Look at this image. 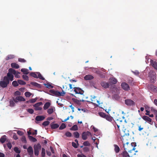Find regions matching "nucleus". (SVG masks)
Listing matches in <instances>:
<instances>
[{
  "label": "nucleus",
  "instance_id": "nucleus-47",
  "mask_svg": "<svg viewBox=\"0 0 157 157\" xmlns=\"http://www.w3.org/2000/svg\"><path fill=\"white\" fill-rule=\"evenodd\" d=\"M27 111L30 113V114H32L33 113L34 110L32 109H27Z\"/></svg>",
  "mask_w": 157,
  "mask_h": 157
},
{
  "label": "nucleus",
  "instance_id": "nucleus-24",
  "mask_svg": "<svg viewBox=\"0 0 157 157\" xmlns=\"http://www.w3.org/2000/svg\"><path fill=\"white\" fill-rule=\"evenodd\" d=\"M50 103L49 102H47L46 103L44 106L43 108L44 109L46 110L48 109L50 105Z\"/></svg>",
  "mask_w": 157,
  "mask_h": 157
},
{
  "label": "nucleus",
  "instance_id": "nucleus-1",
  "mask_svg": "<svg viewBox=\"0 0 157 157\" xmlns=\"http://www.w3.org/2000/svg\"><path fill=\"white\" fill-rule=\"evenodd\" d=\"M13 80V76L9 73H7L2 80L0 81V86L2 88L6 87L10 81Z\"/></svg>",
  "mask_w": 157,
  "mask_h": 157
},
{
  "label": "nucleus",
  "instance_id": "nucleus-58",
  "mask_svg": "<svg viewBox=\"0 0 157 157\" xmlns=\"http://www.w3.org/2000/svg\"><path fill=\"white\" fill-rule=\"evenodd\" d=\"M14 95H15L20 96L21 95V93L18 91H17L15 92Z\"/></svg>",
  "mask_w": 157,
  "mask_h": 157
},
{
  "label": "nucleus",
  "instance_id": "nucleus-3",
  "mask_svg": "<svg viewBox=\"0 0 157 157\" xmlns=\"http://www.w3.org/2000/svg\"><path fill=\"white\" fill-rule=\"evenodd\" d=\"M49 92L50 93V94L57 97L63 96L65 94V92H64L63 90L62 92H60L58 91L51 90L49 91Z\"/></svg>",
  "mask_w": 157,
  "mask_h": 157
},
{
  "label": "nucleus",
  "instance_id": "nucleus-53",
  "mask_svg": "<svg viewBox=\"0 0 157 157\" xmlns=\"http://www.w3.org/2000/svg\"><path fill=\"white\" fill-rule=\"evenodd\" d=\"M21 141L26 143V139L25 137L24 136H23L21 138Z\"/></svg>",
  "mask_w": 157,
  "mask_h": 157
},
{
  "label": "nucleus",
  "instance_id": "nucleus-14",
  "mask_svg": "<svg viewBox=\"0 0 157 157\" xmlns=\"http://www.w3.org/2000/svg\"><path fill=\"white\" fill-rule=\"evenodd\" d=\"M93 78V76L90 75H86L84 77V79L86 80H91Z\"/></svg>",
  "mask_w": 157,
  "mask_h": 157
},
{
  "label": "nucleus",
  "instance_id": "nucleus-9",
  "mask_svg": "<svg viewBox=\"0 0 157 157\" xmlns=\"http://www.w3.org/2000/svg\"><path fill=\"white\" fill-rule=\"evenodd\" d=\"M125 103L128 106H131L135 105L134 101L130 99H127L125 100Z\"/></svg>",
  "mask_w": 157,
  "mask_h": 157
},
{
  "label": "nucleus",
  "instance_id": "nucleus-19",
  "mask_svg": "<svg viewBox=\"0 0 157 157\" xmlns=\"http://www.w3.org/2000/svg\"><path fill=\"white\" fill-rule=\"evenodd\" d=\"M151 63L152 67L155 69L157 70V62L153 60H151Z\"/></svg>",
  "mask_w": 157,
  "mask_h": 157
},
{
  "label": "nucleus",
  "instance_id": "nucleus-46",
  "mask_svg": "<svg viewBox=\"0 0 157 157\" xmlns=\"http://www.w3.org/2000/svg\"><path fill=\"white\" fill-rule=\"evenodd\" d=\"M83 144L84 146H90V144L88 141L84 142Z\"/></svg>",
  "mask_w": 157,
  "mask_h": 157
},
{
  "label": "nucleus",
  "instance_id": "nucleus-5",
  "mask_svg": "<svg viewBox=\"0 0 157 157\" xmlns=\"http://www.w3.org/2000/svg\"><path fill=\"white\" fill-rule=\"evenodd\" d=\"M41 147L40 144H37L36 145H35L34 147V154L36 156H38L39 155V149Z\"/></svg>",
  "mask_w": 157,
  "mask_h": 157
},
{
  "label": "nucleus",
  "instance_id": "nucleus-18",
  "mask_svg": "<svg viewBox=\"0 0 157 157\" xmlns=\"http://www.w3.org/2000/svg\"><path fill=\"white\" fill-rule=\"evenodd\" d=\"M11 66L12 67L15 69H18L19 67V65L15 63H11Z\"/></svg>",
  "mask_w": 157,
  "mask_h": 157
},
{
  "label": "nucleus",
  "instance_id": "nucleus-7",
  "mask_svg": "<svg viewBox=\"0 0 157 157\" xmlns=\"http://www.w3.org/2000/svg\"><path fill=\"white\" fill-rule=\"evenodd\" d=\"M96 97L95 96H91V100L92 103L94 105H99L100 104V101L96 99Z\"/></svg>",
  "mask_w": 157,
  "mask_h": 157
},
{
  "label": "nucleus",
  "instance_id": "nucleus-39",
  "mask_svg": "<svg viewBox=\"0 0 157 157\" xmlns=\"http://www.w3.org/2000/svg\"><path fill=\"white\" fill-rule=\"evenodd\" d=\"M12 85L14 87H17L18 86V82L16 81H14L12 83Z\"/></svg>",
  "mask_w": 157,
  "mask_h": 157
},
{
  "label": "nucleus",
  "instance_id": "nucleus-62",
  "mask_svg": "<svg viewBox=\"0 0 157 157\" xmlns=\"http://www.w3.org/2000/svg\"><path fill=\"white\" fill-rule=\"evenodd\" d=\"M35 109L36 110H40L42 109V108L40 107H35Z\"/></svg>",
  "mask_w": 157,
  "mask_h": 157
},
{
  "label": "nucleus",
  "instance_id": "nucleus-61",
  "mask_svg": "<svg viewBox=\"0 0 157 157\" xmlns=\"http://www.w3.org/2000/svg\"><path fill=\"white\" fill-rule=\"evenodd\" d=\"M17 133L18 135H19L20 136H22L23 134V132L20 131H17Z\"/></svg>",
  "mask_w": 157,
  "mask_h": 157
},
{
  "label": "nucleus",
  "instance_id": "nucleus-20",
  "mask_svg": "<svg viewBox=\"0 0 157 157\" xmlns=\"http://www.w3.org/2000/svg\"><path fill=\"white\" fill-rule=\"evenodd\" d=\"M59 125L57 124H53L52 123L51 124V128L53 129L59 127Z\"/></svg>",
  "mask_w": 157,
  "mask_h": 157
},
{
  "label": "nucleus",
  "instance_id": "nucleus-25",
  "mask_svg": "<svg viewBox=\"0 0 157 157\" xmlns=\"http://www.w3.org/2000/svg\"><path fill=\"white\" fill-rule=\"evenodd\" d=\"M72 100L74 102L76 103L77 104L80 105L81 104V100H78L76 99L75 98H72Z\"/></svg>",
  "mask_w": 157,
  "mask_h": 157
},
{
  "label": "nucleus",
  "instance_id": "nucleus-16",
  "mask_svg": "<svg viewBox=\"0 0 157 157\" xmlns=\"http://www.w3.org/2000/svg\"><path fill=\"white\" fill-rule=\"evenodd\" d=\"M113 146L115 152L117 153H119L120 151V148L117 145L115 144L113 145Z\"/></svg>",
  "mask_w": 157,
  "mask_h": 157
},
{
  "label": "nucleus",
  "instance_id": "nucleus-31",
  "mask_svg": "<svg viewBox=\"0 0 157 157\" xmlns=\"http://www.w3.org/2000/svg\"><path fill=\"white\" fill-rule=\"evenodd\" d=\"M29 137L30 140L33 142H35L37 141V140L32 136H29Z\"/></svg>",
  "mask_w": 157,
  "mask_h": 157
},
{
  "label": "nucleus",
  "instance_id": "nucleus-48",
  "mask_svg": "<svg viewBox=\"0 0 157 157\" xmlns=\"http://www.w3.org/2000/svg\"><path fill=\"white\" fill-rule=\"evenodd\" d=\"M10 105L11 106H14L15 104L14 101L13 100H11L10 101Z\"/></svg>",
  "mask_w": 157,
  "mask_h": 157
},
{
  "label": "nucleus",
  "instance_id": "nucleus-54",
  "mask_svg": "<svg viewBox=\"0 0 157 157\" xmlns=\"http://www.w3.org/2000/svg\"><path fill=\"white\" fill-rule=\"evenodd\" d=\"M18 61L22 63H25L26 62V60L24 59L21 58L18 59Z\"/></svg>",
  "mask_w": 157,
  "mask_h": 157
},
{
  "label": "nucleus",
  "instance_id": "nucleus-42",
  "mask_svg": "<svg viewBox=\"0 0 157 157\" xmlns=\"http://www.w3.org/2000/svg\"><path fill=\"white\" fill-rule=\"evenodd\" d=\"M42 104V103L41 102H40L38 103H37L35 104L34 105V107H39L40 105H41Z\"/></svg>",
  "mask_w": 157,
  "mask_h": 157
},
{
  "label": "nucleus",
  "instance_id": "nucleus-50",
  "mask_svg": "<svg viewBox=\"0 0 157 157\" xmlns=\"http://www.w3.org/2000/svg\"><path fill=\"white\" fill-rule=\"evenodd\" d=\"M65 136L67 137H71L72 136V134L71 133L69 132H67L65 134Z\"/></svg>",
  "mask_w": 157,
  "mask_h": 157
},
{
  "label": "nucleus",
  "instance_id": "nucleus-60",
  "mask_svg": "<svg viewBox=\"0 0 157 157\" xmlns=\"http://www.w3.org/2000/svg\"><path fill=\"white\" fill-rule=\"evenodd\" d=\"M13 138L15 140H17L18 139V138L17 136L16 135V134H14L13 135Z\"/></svg>",
  "mask_w": 157,
  "mask_h": 157
},
{
  "label": "nucleus",
  "instance_id": "nucleus-55",
  "mask_svg": "<svg viewBox=\"0 0 157 157\" xmlns=\"http://www.w3.org/2000/svg\"><path fill=\"white\" fill-rule=\"evenodd\" d=\"M83 151H84L85 152H88L89 151V148L87 147H85L83 149Z\"/></svg>",
  "mask_w": 157,
  "mask_h": 157
},
{
  "label": "nucleus",
  "instance_id": "nucleus-38",
  "mask_svg": "<svg viewBox=\"0 0 157 157\" xmlns=\"http://www.w3.org/2000/svg\"><path fill=\"white\" fill-rule=\"evenodd\" d=\"M45 149L44 148H42L41 151V156L42 157H45Z\"/></svg>",
  "mask_w": 157,
  "mask_h": 157
},
{
  "label": "nucleus",
  "instance_id": "nucleus-4",
  "mask_svg": "<svg viewBox=\"0 0 157 157\" xmlns=\"http://www.w3.org/2000/svg\"><path fill=\"white\" fill-rule=\"evenodd\" d=\"M8 73H9L12 75L13 76V78H14L13 75H14L15 77L16 78H19L20 77V73L17 72L15 70L12 68H10L8 70Z\"/></svg>",
  "mask_w": 157,
  "mask_h": 157
},
{
  "label": "nucleus",
  "instance_id": "nucleus-63",
  "mask_svg": "<svg viewBox=\"0 0 157 157\" xmlns=\"http://www.w3.org/2000/svg\"><path fill=\"white\" fill-rule=\"evenodd\" d=\"M77 157H87L85 155L83 154H78L77 155Z\"/></svg>",
  "mask_w": 157,
  "mask_h": 157
},
{
  "label": "nucleus",
  "instance_id": "nucleus-17",
  "mask_svg": "<svg viewBox=\"0 0 157 157\" xmlns=\"http://www.w3.org/2000/svg\"><path fill=\"white\" fill-rule=\"evenodd\" d=\"M30 84L32 85L35 86L36 87L38 88H40L41 87V84H39L36 82H31Z\"/></svg>",
  "mask_w": 157,
  "mask_h": 157
},
{
  "label": "nucleus",
  "instance_id": "nucleus-34",
  "mask_svg": "<svg viewBox=\"0 0 157 157\" xmlns=\"http://www.w3.org/2000/svg\"><path fill=\"white\" fill-rule=\"evenodd\" d=\"M36 74L38 75L37 77L38 78H39L40 79L44 80V78L40 74V73L39 72H36Z\"/></svg>",
  "mask_w": 157,
  "mask_h": 157
},
{
  "label": "nucleus",
  "instance_id": "nucleus-35",
  "mask_svg": "<svg viewBox=\"0 0 157 157\" xmlns=\"http://www.w3.org/2000/svg\"><path fill=\"white\" fill-rule=\"evenodd\" d=\"M110 82L113 84H115L117 82V79L114 78H112L110 79Z\"/></svg>",
  "mask_w": 157,
  "mask_h": 157
},
{
  "label": "nucleus",
  "instance_id": "nucleus-56",
  "mask_svg": "<svg viewBox=\"0 0 157 157\" xmlns=\"http://www.w3.org/2000/svg\"><path fill=\"white\" fill-rule=\"evenodd\" d=\"M6 145L7 147L9 149H11L12 147V145L11 143L10 142H9L8 143H7Z\"/></svg>",
  "mask_w": 157,
  "mask_h": 157
},
{
  "label": "nucleus",
  "instance_id": "nucleus-11",
  "mask_svg": "<svg viewBox=\"0 0 157 157\" xmlns=\"http://www.w3.org/2000/svg\"><path fill=\"white\" fill-rule=\"evenodd\" d=\"M142 118L146 121L148 122L149 124H151L152 122V119L149 117L146 116H143L142 117Z\"/></svg>",
  "mask_w": 157,
  "mask_h": 157
},
{
  "label": "nucleus",
  "instance_id": "nucleus-37",
  "mask_svg": "<svg viewBox=\"0 0 157 157\" xmlns=\"http://www.w3.org/2000/svg\"><path fill=\"white\" fill-rule=\"evenodd\" d=\"M18 83L20 85H25L26 84V82L21 80H17Z\"/></svg>",
  "mask_w": 157,
  "mask_h": 157
},
{
  "label": "nucleus",
  "instance_id": "nucleus-26",
  "mask_svg": "<svg viewBox=\"0 0 157 157\" xmlns=\"http://www.w3.org/2000/svg\"><path fill=\"white\" fill-rule=\"evenodd\" d=\"M15 57V56L13 55H9L6 56V60H8L10 59H13Z\"/></svg>",
  "mask_w": 157,
  "mask_h": 157
},
{
  "label": "nucleus",
  "instance_id": "nucleus-59",
  "mask_svg": "<svg viewBox=\"0 0 157 157\" xmlns=\"http://www.w3.org/2000/svg\"><path fill=\"white\" fill-rule=\"evenodd\" d=\"M72 146L75 148H77L78 147L77 145L75 142H72Z\"/></svg>",
  "mask_w": 157,
  "mask_h": 157
},
{
  "label": "nucleus",
  "instance_id": "nucleus-21",
  "mask_svg": "<svg viewBox=\"0 0 157 157\" xmlns=\"http://www.w3.org/2000/svg\"><path fill=\"white\" fill-rule=\"evenodd\" d=\"M122 157H130V155L126 151H123L121 154Z\"/></svg>",
  "mask_w": 157,
  "mask_h": 157
},
{
  "label": "nucleus",
  "instance_id": "nucleus-57",
  "mask_svg": "<svg viewBox=\"0 0 157 157\" xmlns=\"http://www.w3.org/2000/svg\"><path fill=\"white\" fill-rule=\"evenodd\" d=\"M137 151H135V150L133 151H132L131 153H130L131 157L133 156L134 155H136V152H137Z\"/></svg>",
  "mask_w": 157,
  "mask_h": 157
},
{
  "label": "nucleus",
  "instance_id": "nucleus-8",
  "mask_svg": "<svg viewBox=\"0 0 157 157\" xmlns=\"http://www.w3.org/2000/svg\"><path fill=\"white\" fill-rule=\"evenodd\" d=\"M122 88L125 91H128L130 90V87L128 85L126 82H123L121 84Z\"/></svg>",
  "mask_w": 157,
  "mask_h": 157
},
{
  "label": "nucleus",
  "instance_id": "nucleus-40",
  "mask_svg": "<svg viewBox=\"0 0 157 157\" xmlns=\"http://www.w3.org/2000/svg\"><path fill=\"white\" fill-rule=\"evenodd\" d=\"M54 112V110L52 108H49L48 109L47 111L48 113L49 114H51L52 113Z\"/></svg>",
  "mask_w": 157,
  "mask_h": 157
},
{
  "label": "nucleus",
  "instance_id": "nucleus-49",
  "mask_svg": "<svg viewBox=\"0 0 157 157\" xmlns=\"http://www.w3.org/2000/svg\"><path fill=\"white\" fill-rule=\"evenodd\" d=\"M25 96L27 97H29L30 96L31 94L29 92H26L25 93Z\"/></svg>",
  "mask_w": 157,
  "mask_h": 157
},
{
  "label": "nucleus",
  "instance_id": "nucleus-43",
  "mask_svg": "<svg viewBox=\"0 0 157 157\" xmlns=\"http://www.w3.org/2000/svg\"><path fill=\"white\" fill-rule=\"evenodd\" d=\"M66 127V126L65 124L62 123L59 128L60 130H62L65 128Z\"/></svg>",
  "mask_w": 157,
  "mask_h": 157
},
{
  "label": "nucleus",
  "instance_id": "nucleus-27",
  "mask_svg": "<svg viewBox=\"0 0 157 157\" xmlns=\"http://www.w3.org/2000/svg\"><path fill=\"white\" fill-rule=\"evenodd\" d=\"M21 71L23 72V73L25 75H27L29 74V72L28 70L26 68H22L21 70Z\"/></svg>",
  "mask_w": 157,
  "mask_h": 157
},
{
  "label": "nucleus",
  "instance_id": "nucleus-2",
  "mask_svg": "<svg viewBox=\"0 0 157 157\" xmlns=\"http://www.w3.org/2000/svg\"><path fill=\"white\" fill-rule=\"evenodd\" d=\"M121 140L123 143V147L125 151L127 150L129 153H131L132 151H133L135 150V147L136 146L135 143L133 142L129 144L128 142H127L126 143H124V139L123 138Z\"/></svg>",
  "mask_w": 157,
  "mask_h": 157
},
{
  "label": "nucleus",
  "instance_id": "nucleus-30",
  "mask_svg": "<svg viewBox=\"0 0 157 157\" xmlns=\"http://www.w3.org/2000/svg\"><path fill=\"white\" fill-rule=\"evenodd\" d=\"M44 85L46 86V87L50 89L51 88H53V86H52L51 84H50V83H47L46 84L44 83Z\"/></svg>",
  "mask_w": 157,
  "mask_h": 157
},
{
  "label": "nucleus",
  "instance_id": "nucleus-32",
  "mask_svg": "<svg viewBox=\"0 0 157 157\" xmlns=\"http://www.w3.org/2000/svg\"><path fill=\"white\" fill-rule=\"evenodd\" d=\"M36 98H33L32 99L30 100H29L28 101H26V103H33L36 102Z\"/></svg>",
  "mask_w": 157,
  "mask_h": 157
},
{
  "label": "nucleus",
  "instance_id": "nucleus-36",
  "mask_svg": "<svg viewBox=\"0 0 157 157\" xmlns=\"http://www.w3.org/2000/svg\"><path fill=\"white\" fill-rule=\"evenodd\" d=\"M30 75L34 78H38L37 74H36L35 72H31L30 74Z\"/></svg>",
  "mask_w": 157,
  "mask_h": 157
},
{
  "label": "nucleus",
  "instance_id": "nucleus-23",
  "mask_svg": "<svg viewBox=\"0 0 157 157\" xmlns=\"http://www.w3.org/2000/svg\"><path fill=\"white\" fill-rule=\"evenodd\" d=\"M16 99L18 101H25V98L21 96L16 97Z\"/></svg>",
  "mask_w": 157,
  "mask_h": 157
},
{
  "label": "nucleus",
  "instance_id": "nucleus-10",
  "mask_svg": "<svg viewBox=\"0 0 157 157\" xmlns=\"http://www.w3.org/2000/svg\"><path fill=\"white\" fill-rule=\"evenodd\" d=\"M74 91L76 94H83L84 93V91L81 88L78 87H74Z\"/></svg>",
  "mask_w": 157,
  "mask_h": 157
},
{
  "label": "nucleus",
  "instance_id": "nucleus-22",
  "mask_svg": "<svg viewBox=\"0 0 157 157\" xmlns=\"http://www.w3.org/2000/svg\"><path fill=\"white\" fill-rule=\"evenodd\" d=\"M6 140V135L2 136L0 139V142L2 144L4 143Z\"/></svg>",
  "mask_w": 157,
  "mask_h": 157
},
{
  "label": "nucleus",
  "instance_id": "nucleus-64",
  "mask_svg": "<svg viewBox=\"0 0 157 157\" xmlns=\"http://www.w3.org/2000/svg\"><path fill=\"white\" fill-rule=\"evenodd\" d=\"M152 111L154 112V114L156 115H157V110L155 109H152Z\"/></svg>",
  "mask_w": 157,
  "mask_h": 157
},
{
  "label": "nucleus",
  "instance_id": "nucleus-15",
  "mask_svg": "<svg viewBox=\"0 0 157 157\" xmlns=\"http://www.w3.org/2000/svg\"><path fill=\"white\" fill-rule=\"evenodd\" d=\"M45 118L44 116H37L35 120L37 121H40L44 120Z\"/></svg>",
  "mask_w": 157,
  "mask_h": 157
},
{
  "label": "nucleus",
  "instance_id": "nucleus-29",
  "mask_svg": "<svg viewBox=\"0 0 157 157\" xmlns=\"http://www.w3.org/2000/svg\"><path fill=\"white\" fill-rule=\"evenodd\" d=\"M70 130L73 131H76L78 130V127L76 125H74L70 128Z\"/></svg>",
  "mask_w": 157,
  "mask_h": 157
},
{
  "label": "nucleus",
  "instance_id": "nucleus-45",
  "mask_svg": "<svg viewBox=\"0 0 157 157\" xmlns=\"http://www.w3.org/2000/svg\"><path fill=\"white\" fill-rule=\"evenodd\" d=\"M155 77V75H153L150 78L151 81L152 82H154L156 79Z\"/></svg>",
  "mask_w": 157,
  "mask_h": 157
},
{
  "label": "nucleus",
  "instance_id": "nucleus-12",
  "mask_svg": "<svg viewBox=\"0 0 157 157\" xmlns=\"http://www.w3.org/2000/svg\"><path fill=\"white\" fill-rule=\"evenodd\" d=\"M28 153L29 155L31 156L33 154V151L32 147L30 146L27 149Z\"/></svg>",
  "mask_w": 157,
  "mask_h": 157
},
{
  "label": "nucleus",
  "instance_id": "nucleus-44",
  "mask_svg": "<svg viewBox=\"0 0 157 157\" xmlns=\"http://www.w3.org/2000/svg\"><path fill=\"white\" fill-rule=\"evenodd\" d=\"M99 115L101 117H102L103 118H105V117L106 116V115H106L105 114V113H103V112H100L99 113Z\"/></svg>",
  "mask_w": 157,
  "mask_h": 157
},
{
  "label": "nucleus",
  "instance_id": "nucleus-6",
  "mask_svg": "<svg viewBox=\"0 0 157 157\" xmlns=\"http://www.w3.org/2000/svg\"><path fill=\"white\" fill-rule=\"evenodd\" d=\"M91 135V133L90 132H84L82 133V138L83 140H86L87 139L88 136Z\"/></svg>",
  "mask_w": 157,
  "mask_h": 157
},
{
  "label": "nucleus",
  "instance_id": "nucleus-13",
  "mask_svg": "<svg viewBox=\"0 0 157 157\" xmlns=\"http://www.w3.org/2000/svg\"><path fill=\"white\" fill-rule=\"evenodd\" d=\"M101 86L104 88H108L109 86V83L105 82H101Z\"/></svg>",
  "mask_w": 157,
  "mask_h": 157
},
{
  "label": "nucleus",
  "instance_id": "nucleus-51",
  "mask_svg": "<svg viewBox=\"0 0 157 157\" xmlns=\"http://www.w3.org/2000/svg\"><path fill=\"white\" fill-rule=\"evenodd\" d=\"M22 78L23 79L26 81L29 80V77L28 76L26 75H22Z\"/></svg>",
  "mask_w": 157,
  "mask_h": 157
},
{
  "label": "nucleus",
  "instance_id": "nucleus-33",
  "mask_svg": "<svg viewBox=\"0 0 157 157\" xmlns=\"http://www.w3.org/2000/svg\"><path fill=\"white\" fill-rule=\"evenodd\" d=\"M74 136L76 138H78L79 137L80 134L78 132H74L73 133Z\"/></svg>",
  "mask_w": 157,
  "mask_h": 157
},
{
  "label": "nucleus",
  "instance_id": "nucleus-28",
  "mask_svg": "<svg viewBox=\"0 0 157 157\" xmlns=\"http://www.w3.org/2000/svg\"><path fill=\"white\" fill-rule=\"evenodd\" d=\"M107 121H111L113 119V117L110 115H107L105 118Z\"/></svg>",
  "mask_w": 157,
  "mask_h": 157
},
{
  "label": "nucleus",
  "instance_id": "nucleus-41",
  "mask_svg": "<svg viewBox=\"0 0 157 157\" xmlns=\"http://www.w3.org/2000/svg\"><path fill=\"white\" fill-rule=\"evenodd\" d=\"M14 150L16 153H17L18 154L21 152L20 150H19L18 148L17 147H15L14 148Z\"/></svg>",
  "mask_w": 157,
  "mask_h": 157
},
{
  "label": "nucleus",
  "instance_id": "nucleus-52",
  "mask_svg": "<svg viewBox=\"0 0 157 157\" xmlns=\"http://www.w3.org/2000/svg\"><path fill=\"white\" fill-rule=\"evenodd\" d=\"M50 123V122L48 121H44L42 124L43 125L46 126L49 125Z\"/></svg>",
  "mask_w": 157,
  "mask_h": 157
}]
</instances>
